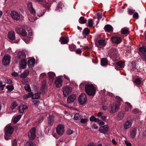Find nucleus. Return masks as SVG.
<instances>
[{
  "label": "nucleus",
  "instance_id": "1",
  "mask_svg": "<svg viewBox=\"0 0 146 146\" xmlns=\"http://www.w3.org/2000/svg\"><path fill=\"white\" fill-rule=\"evenodd\" d=\"M85 90L89 96H94L95 94V88L92 84H88L86 85Z\"/></svg>",
  "mask_w": 146,
  "mask_h": 146
},
{
  "label": "nucleus",
  "instance_id": "2",
  "mask_svg": "<svg viewBox=\"0 0 146 146\" xmlns=\"http://www.w3.org/2000/svg\"><path fill=\"white\" fill-rule=\"evenodd\" d=\"M56 131L58 135H62L65 131L64 125L61 124H58L56 128Z\"/></svg>",
  "mask_w": 146,
  "mask_h": 146
},
{
  "label": "nucleus",
  "instance_id": "3",
  "mask_svg": "<svg viewBox=\"0 0 146 146\" xmlns=\"http://www.w3.org/2000/svg\"><path fill=\"white\" fill-rule=\"evenodd\" d=\"M11 58L10 56L8 54L4 55L3 58V64L4 66L9 65L10 62Z\"/></svg>",
  "mask_w": 146,
  "mask_h": 146
},
{
  "label": "nucleus",
  "instance_id": "4",
  "mask_svg": "<svg viewBox=\"0 0 146 146\" xmlns=\"http://www.w3.org/2000/svg\"><path fill=\"white\" fill-rule=\"evenodd\" d=\"M36 128L35 127L32 128L30 131L29 132L28 135L29 139L33 140H34L36 137L35 131Z\"/></svg>",
  "mask_w": 146,
  "mask_h": 146
},
{
  "label": "nucleus",
  "instance_id": "5",
  "mask_svg": "<svg viewBox=\"0 0 146 146\" xmlns=\"http://www.w3.org/2000/svg\"><path fill=\"white\" fill-rule=\"evenodd\" d=\"M78 101L81 105L86 103L87 101V98L86 95L84 94H82L78 98Z\"/></svg>",
  "mask_w": 146,
  "mask_h": 146
},
{
  "label": "nucleus",
  "instance_id": "6",
  "mask_svg": "<svg viewBox=\"0 0 146 146\" xmlns=\"http://www.w3.org/2000/svg\"><path fill=\"white\" fill-rule=\"evenodd\" d=\"M72 88L68 86H66L62 88L63 94L64 97H66L72 91Z\"/></svg>",
  "mask_w": 146,
  "mask_h": 146
},
{
  "label": "nucleus",
  "instance_id": "7",
  "mask_svg": "<svg viewBox=\"0 0 146 146\" xmlns=\"http://www.w3.org/2000/svg\"><path fill=\"white\" fill-rule=\"evenodd\" d=\"M16 31L18 34L23 36H26L27 35V33L24 29L23 28L17 27L15 29Z\"/></svg>",
  "mask_w": 146,
  "mask_h": 146
},
{
  "label": "nucleus",
  "instance_id": "8",
  "mask_svg": "<svg viewBox=\"0 0 146 146\" xmlns=\"http://www.w3.org/2000/svg\"><path fill=\"white\" fill-rule=\"evenodd\" d=\"M140 51L142 54L141 59L146 61V46H143L139 48Z\"/></svg>",
  "mask_w": 146,
  "mask_h": 146
},
{
  "label": "nucleus",
  "instance_id": "9",
  "mask_svg": "<svg viewBox=\"0 0 146 146\" xmlns=\"http://www.w3.org/2000/svg\"><path fill=\"white\" fill-rule=\"evenodd\" d=\"M10 15L12 18L15 20L18 21L20 19V15L17 12L14 11H12Z\"/></svg>",
  "mask_w": 146,
  "mask_h": 146
},
{
  "label": "nucleus",
  "instance_id": "10",
  "mask_svg": "<svg viewBox=\"0 0 146 146\" xmlns=\"http://www.w3.org/2000/svg\"><path fill=\"white\" fill-rule=\"evenodd\" d=\"M76 95L74 94L70 95L68 96L67 98V102L68 104L72 103L73 102L76 100Z\"/></svg>",
  "mask_w": 146,
  "mask_h": 146
},
{
  "label": "nucleus",
  "instance_id": "11",
  "mask_svg": "<svg viewBox=\"0 0 146 146\" xmlns=\"http://www.w3.org/2000/svg\"><path fill=\"white\" fill-rule=\"evenodd\" d=\"M108 125H106L100 127L99 131L101 133L105 134L108 132Z\"/></svg>",
  "mask_w": 146,
  "mask_h": 146
},
{
  "label": "nucleus",
  "instance_id": "12",
  "mask_svg": "<svg viewBox=\"0 0 146 146\" xmlns=\"http://www.w3.org/2000/svg\"><path fill=\"white\" fill-rule=\"evenodd\" d=\"M119 107V106L117 104H111L110 107V112L112 113L115 112L118 110Z\"/></svg>",
  "mask_w": 146,
  "mask_h": 146
},
{
  "label": "nucleus",
  "instance_id": "13",
  "mask_svg": "<svg viewBox=\"0 0 146 146\" xmlns=\"http://www.w3.org/2000/svg\"><path fill=\"white\" fill-rule=\"evenodd\" d=\"M5 133L11 134V135L14 130V128L11 126H7L5 129Z\"/></svg>",
  "mask_w": 146,
  "mask_h": 146
},
{
  "label": "nucleus",
  "instance_id": "14",
  "mask_svg": "<svg viewBox=\"0 0 146 146\" xmlns=\"http://www.w3.org/2000/svg\"><path fill=\"white\" fill-rule=\"evenodd\" d=\"M111 40L113 43L115 44H119L121 42L120 38L116 36L112 37Z\"/></svg>",
  "mask_w": 146,
  "mask_h": 146
},
{
  "label": "nucleus",
  "instance_id": "15",
  "mask_svg": "<svg viewBox=\"0 0 146 146\" xmlns=\"http://www.w3.org/2000/svg\"><path fill=\"white\" fill-rule=\"evenodd\" d=\"M132 120L130 119L127 120L126 121L124 125V128L125 129H127L129 128H130L132 125Z\"/></svg>",
  "mask_w": 146,
  "mask_h": 146
},
{
  "label": "nucleus",
  "instance_id": "16",
  "mask_svg": "<svg viewBox=\"0 0 146 146\" xmlns=\"http://www.w3.org/2000/svg\"><path fill=\"white\" fill-rule=\"evenodd\" d=\"M15 33L14 31L9 32L8 34V37L11 40H14L15 39Z\"/></svg>",
  "mask_w": 146,
  "mask_h": 146
},
{
  "label": "nucleus",
  "instance_id": "17",
  "mask_svg": "<svg viewBox=\"0 0 146 146\" xmlns=\"http://www.w3.org/2000/svg\"><path fill=\"white\" fill-rule=\"evenodd\" d=\"M54 121V117L52 115L50 116L48 118V123L49 126H52L53 125Z\"/></svg>",
  "mask_w": 146,
  "mask_h": 146
},
{
  "label": "nucleus",
  "instance_id": "18",
  "mask_svg": "<svg viewBox=\"0 0 146 146\" xmlns=\"http://www.w3.org/2000/svg\"><path fill=\"white\" fill-rule=\"evenodd\" d=\"M35 63V60L34 58H31L28 60L27 64L29 68H32L34 66Z\"/></svg>",
  "mask_w": 146,
  "mask_h": 146
},
{
  "label": "nucleus",
  "instance_id": "19",
  "mask_svg": "<svg viewBox=\"0 0 146 146\" xmlns=\"http://www.w3.org/2000/svg\"><path fill=\"white\" fill-rule=\"evenodd\" d=\"M28 106L26 105H21L19 106L18 110L20 113H23L25 110L27 109Z\"/></svg>",
  "mask_w": 146,
  "mask_h": 146
},
{
  "label": "nucleus",
  "instance_id": "20",
  "mask_svg": "<svg viewBox=\"0 0 146 146\" xmlns=\"http://www.w3.org/2000/svg\"><path fill=\"white\" fill-rule=\"evenodd\" d=\"M62 80L61 78H57L56 79L55 84L56 87L59 88L62 85Z\"/></svg>",
  "mask_w": 146,
  "mask_h": 146
},
{
  "label": "nucleus",
  "instance_id": "21",
  "mask_svg": "<svg viewBox=\"0 0 146 146\" xmlns=\"http://www.w3.org/2000/svg\"><path fill=\"white\" fill-rule=\"evenodd\" d=\"M20 65L22 69H25L27 65V60L25 58L21 60Z\"/></svg>",
  "mask_w": 146,
  "mask_h": 146
},
{
  "label": "nucleus",
  "instance_id": "22",
  "mask_svg": "<svg viewBox=\"0 0 146 146\" xmlns=\"http://www.w3.org/2000/svg\"><path fill=\"white\" fill-rule=\"evenodd\" d=\"M28 5L29 10L31 13L34 15H35V11L33 8L32 3L29 2L28 3Z\"/></svg>",
  "mask_w": 146,
  "mask_h": 146
},
{
  "label": "nucleus",
  "instance_id": "23",
  "mask_svg": "<svg viewBox=\"0 0 146 146\" xmlns=\"http://www.w3.org/2000/svg\"><path fill=\"white\" fill-rule=\"evenodd\" d=\"M136 131L137 129L136 128H133L131 131L130 135L131 138H135L136 134Z\"/></svg>",
  "mask_w": 146,
  "mask_h": 146
},
{
  "label": "nucleus",
  "instance_id": "24",
  "mask_svg": "<svg viewBox=\"0 0 146 146\" xmlns=\"http://www.w3.org/2000/svg\"><path fill=\"white\" fill-rule=\"evenodd\" d=\"M29 71L28 70H26L20 75V77L23 78L26 77L29 74Z\"/></svg>",
  "mask_w": 146,
  "mask_h": 146
},
{
  "label": "nucleus",
  "instance_id": "25",
  "mask_svg": "<svg viewBox=\"0 0 146 146\" xmlns=\"http://www.w3.org/2000/svg\"><path fill=\"white\" fill-rule=\"evenodd\" d=\"M48 74L49 76V79L52 81L54 79V77L55 76L54 73L53 72H49Z\"/></svg>",
  "mask_w": 146,
  "mask_h": 146
},
{
  "label": "nucleus",
  "instance_id": "26",
  "mask_svg": "<svg viewBox=\"0 0 146 146\" xmlns=\"http://www.w3.org/2000/svg\"><path fill=\"white\" fill-rule=\"evenodd\" d=\"M105 31L108 32H111L113 31V28L112 26L109 25H106L104 28Z\"/></svg>",
  "mask_w": 146,
  "mask_h": 146
},
{
  "label": "nucleus",
  "instance_id": "27",
  "mask_svg": "<svg viewBox=\"0 0 146 146\" xmlns=\"http://www.w3.org/2000/svg\"><path fill=\"white\" fill-rule=\"evenodd\" d=\"M124 112L123 111H121L118 113L117 119L119 120L122 119L124 117Z\"/></svg>",
  "mask_w": 146,
  "mask_h": 146
},
{
  "label": "nucleus",
  "instance_id": "28",
  "mask_svg": "<svg viewBox=\"0 0 146 146\" xmlns=\"http://www.w3.org/2000/svg\"><path fill=\"white\" fill-rule=\"evenodd\" d=\"M121 33L122 34L125 35L128 34L129 33V31L128 28H123L121 30Z\"/></svg>",
  "mask_w": 146,
  "mask_h": 146
},
{
  "label": "nucleus",
  "instance_id": "29",
  "mask_svg": "<svg viewBox=\"0 0 146 146\" xmlns=\"http://www.w3.org/2000/svg\"><path fill=\"white\" fill-rule=\"evenodd\" d=\"M40 97V93L39 92H37L35 94H33L32 97V98L33 99H38Z\"/></svg>",
  "mask_w": 146,
  "mask_h": 146
},
{
  "label": "nucleus",
  "instance_id": "30",
  "mask_svg": "<svg viewBox=\"0 0 146 146\" xmlns=\"http://www.w3.org/2000/svg\"><path fill=\"white\" fill-rule=\"evenodd\" d=\"M17 55L20 59L24 58L26 56L25 53L23 52H19Z\"/></svg>",
  "mask_w": 146,
  "mask_h": 146
},
{
  "label": "nucleus",
  "instance_id": "31",
  "mask_svg": "<svg viewBox=\"0 0 146 146\" xmlns=\"http://www.w3.org/2000/svg\"><path fill=\"white\" fill-rule=\"evenodd\" d=\"M99 45L102 46H105L106 44V42L104 40H100L98 41Z\"/></svg>",
  "mask_w": 146,
  "mask_h": 146
},
{
  "label": "nucleus",
  "instance_id": "32",
  "mask_svg": "<svg viewBox=\"0 0 146 146\" xmlns=\"http://www.w3.org/2000/svg\"><path fill=\"white\" fill-rule=\"evenodd\" d=\"M101 64L102 66H105L107 65L108 61L106 58H102L101 60Z\"/></svg>",
  "mask_w": 146,
  "mask_h": 146
},
{
  "label": "nucleus",
  "instance_id": "33",
  "mask_svg": "<svg viewBox=\"0 0 146 146\" xmlns=\"http://www.w3.org/2000/svg\"><path fill=\"white\" fill-rule=\"evenodd\" d=\"M21 117V115H17L14 118L13 120V123L14 124L16 123L19 120Z\"/></svg>",
  "mask_w": 146,
  "mask_h": 146
},
{
  "label": "nucleus",
  "instance_id": "34",
  "mask_svg": "<svg viewBox=\"0 0 146 146\" xmlns=\"http://www.w3.org/2000/svg\"><path fill=\"white\" fill-rule=\"evenodd\" d=\"M61 44H66L68 42V40L66 39L64 37H62L60 39Z\"/></svg>",
  "mask_w": 146,
  "mask_h": 146
},
{
  "label": "nucleus",
  "instance_id": "35",
  "mask_svg": "<svg viewBox=\"0 0 146 146\" xmlns=\"http://www.w3.org/2000/svg\"><path fill=\"white\" fill-rule=\"evenodd\" d=\"M124 63L122 61H120L116 62L115 64L119 66L121 68H123L124 66Z\"/></svg>",
  "mask_w": 146,
  "mask_h": 146
},
{
  "label": "nucleus",
  "instance_id": "36",
  "mask_svg": "<svg viewBox=\"0 0 146 146\" xmlns=\"http://www.w3.org/2000/svg\"><path fill=\"white\" fill-rule=\"evenodd\" d=\"M90 32V31L89 29L88 28H86L84 30L82 33L84 36H86L89 34Z\"/></svg>",
  "mask_w": 146,
  "mask_h": 146
},
{
  "label": "nucleus",
  "instance_id": "37",
  "mask_svg": "<svg viewBox=\"0 0 146 146\" xmlns=\"http://www.w3.org/2000/svg\"><path fill=\"white\" fill-rule=\"evenodd\" d=\"M32 92L29 93L27 94H26L24 95L23 96V98L24 99L26 100L31 97H32Z\"/></svg>",
  "mask_w": 146,
  "mask_h": 146
},
{
  "label": "nucleus",
  "instance_id": "38",
  "mask_svg": "<svg viewBox=\"0 0 146 146\" xmlns=\"http://www.w3.org/2000/svg\"><path fill=\"white\" fill-rule=\"evenodd\" d=\"M81 116L79 114L76 113L75 114L74 118L75 120H79L81 118Z\"/></svg>",
  "mask_w": 146,
  "mask_h": 146
},
{
  "label": "nucleus",
  "instance_id": "39",
  "mask_svg": "<svg viewBox=\"0 0 146 146\" xmlns=\"http://www.w3.org/2000/svg\"><path fill=\"white\" fill-rule=\"evenodd\" d=\"M18 105V104L16 102H14L12 103L11 108L12 109H13L15 108V107Z\"/></svg>",
  "mask_w": 146,
  "mask_h": 146
},
{
  "label": "nucleus",
  "instance_id": "40",
  "mask_svg": "<svg viewBox=\"0 0 146 146\" xmlns=\"http://www.w3.org/2000/svg\"><path fill=\"white\" fill-rule=\"evenodd\" d=\"M80 20L81 21V23L83 24L85 23L86 22V20L83 17H81L80 18Z\"/></svg>",
  "mask_w": 146,
  "mask_h": 146
},
{
  "label": "nucleus",
  "instance_id": "41",
  "mask_svg": "<svg viewBox=\"0 0 146 146\" xmlns=\"http://www.w3.org/2000/svg\"><path fill=\"white\" fill-rule=\"evenodd\" d=\"M6 88L9 91H11L14 89V86H12L7 85L6 86Z\"/></svg>",
  "mask_w": 146,
  "mask_h": 146
},
{
  "label": "nucleus",
  "instance_id": "42",
  "mask_svg": "<svg viewBox=\"0 0 146 146\" xmlns=\"http://www.w3.org/2000/svg\"><path fill=\"white\" fill-rule=\"evenodd\" d=\"M134 83L137 85H139L141 83V80L139 78H137L134 81Z\"/></svg>",
  "mask_w": 146,
  "mask_h": 146
},
{
  "label": "nucleus",
  "instance_id": "43",
  "mask_svg": "<svg viewBox=\"0 0 146 146\" xmlns=\"http://www.w3.org/2000/svg\"><path fill=\"white\" fill-rule=\"evenodd\" d=\"M24 88L28 92H30L31 91V89L30 88V86L29 85L25 86Z\"/></svg>",
  "mask_w": 146,
  "mask_h": 146
},
{
  "label": "nucleus",
  "instance_id": "44",
  "mask_svg": "<svg viewBox=\"0 0 146 146\" xmlns=\"http://www.w3.org/2000/svg\"><path fill=\"white\" fill-rule=\"evenodd\" d=\"M11 135V134L5 133V138L6 140H8L9 139V137H10Z\"/></svg>",
  "mask_w": 146,
  "mask_h": 146
},
{
  "label": "nucleus",
  "instance_id": "45",
  "mask_svg": "<svg viewBox=\"0 0 146 146\" xmlns=\"http://www.w3.org/2000/svg\"><path fill=\"white\" fill-rule=\"evenodd\" d=\"M132 112L134 114L137 113L139 114L141 113V111L137 109H135Z\"/></svg>",
  "mask_w": 146,
  "mask_h": 146
},
{
  "label": "nucleus",
  "instance_id": "46",
  "mask_svg": "<svg viewBox=\"0 0 146 146\" xmlns=\"http://www.w3.org/2000/svg\"><path fill=\"white\" fill-rule=\"evenodd\" d=\"M25 146H34L33 143L31 141L27 142L25 144Z\"/></svg>",
  "mask_w": 146,
  "mask_h": 146
},
{
  "label": "nucleus",
  "instance_id": "47",
  "mask_svg": "<svg viewBox=\"0 0 146 146\" xmlns=\"http://www.w3.org/2000/svg\"><path fill=\"white\" fill-rule=\"evenodd\" d=\"M88 121V119H82L80 120V122L83 123L85 124L87 123Z\"/></svg>",
  "mask_w": 146,
  "mask_h": 146
},
{
  "label": "nucleus",
  "instance_id": "48",
  "mask_svg": "<svg viewBox=\"0 0 146 146\" xmlns=\"http://www.w3.org/2000/svg\"><path fill=\"white\" fill-rule=\"evenodd\" d=\"M97 18L98 20L102 18V13H98L97 14Z\"/></svg>",
  "mask_w": 146,
  "mask_h": 146
},
{
  "label": "nucleus",
  "instance_id": "49",
  "mask_svg": "<svg viewBox=\"0 0 146 146\" xmlns=\"http://www.w3.org/2000/svg\"><path fill=\"white\" fill-rule=\"evenodd\" d=\"M88 25L89 27H91L93 26V21L92 20H91L88 22Z\"/></svg>",
  "mask_w": 146,
  "mask_h": 146
},
{
  "label": "nucleus",
  "instance_id": "50",
  "mask_svg": "<svg viewBox=\"0 0 146 146\" xmlns=\"http://www.w3.org/2000/svg\"><path fill=\"white\" fill-rule=\"evenodd\" d=\"M73 132V131L70 129H68L67 131V133L69 135L72 134Z\"/></svg>",
  "mask_w": 146,
  "mask_h": 146
},
{
  "label": "nucleus",
  "instance_id": "51",
  "mask_svg": "<svg viewBox=\"0 0 146 146\" xmlns=\"http://www.w3.org/2000/svg\"><path fill=\"white\" fill-rule=\"evenodd\" d=\"M133 17L136 19H137L139 17L138 13L137 12L135 13L133 16Z\"/></svg>",
  "mask_w": 146,
  "mask_h": 146
},
{
  "label": "nucleus",
  "instance_id": "52",
  "mask_svg": "<svg viewBox=\"0 0 146 146\" xmlns=\"http://www.w3.org/2000/svg\"><path fill=\"white\" fill-rule=\"evenodd\" d=\"M116 51V50L115 48H111L109 50V52H111V54H113V53Z\"/></svg>",
  "mask_w": 146,
  "mask_h": 146
},
{
  "label": "nucleus",
  "instance_id": "53",
  "mask_svg": "<svg viewBox=\"0 0 146 146\" xmlns=\"http://www.w3.org/2000/svg\"><path fill=\"white\" fill-rule=\"evenodd\" d=\"M131 66L132 67V68L134 69L135 67V65L136 64L135 62L134 61L132 62L131 63Z\"/></svg>",
  "mask_w": 146,
  "mask_h": 146
},
{
  "label": "nucleus",
  "instance_id": "54",
  "mask_svg": "<svg viewBox=\"0 0 146 146\" xmlns=\"http://www.w3.org/2000/svg\"><path fill=\"white\" fill-rule=\"evenodd\" d=\"M46 82L45 80H43L42 82V86L47 87L46 85Z\"/></svg>",
  "mask_w": 146,
  "mask_h": 146
},
{
  "label": "nucleus",
  "instance_id": "55",
  "mask_svg": "<svg viewBox=\"0 0 146 146\" xmlns=\"http://www.w3.org/2000/svg\"><path fill=\"white\" fill-rule=\"evenodd\" d=\"M128 10L129 14L130 15H131L132 13H133L135 11L134 10H133L132 9H129Z\"/></svg>",
  "mask_w": 146,
  "mask_h": 146
},
{
  "label": "nucleus",
  "instance_id": "56",
  "mask_svg": "<svg viewBox=\"0 0 146 146\" xmlns=\"http://www.w3.org/2000/svg\"><path fill=\"white\" fill-rule=\"evenodd\" d=\"M95 118H96V117L94 116V115H92L90 118V121H94Z\"/></svg>",
  "mask_w": 146,
  "mask_h": 146
},
{
  "label": "nucleus",
  "instance_id": "57",
  "mask_svg": "<svg viewBox=\"0 0 146 146\" xmlns=\"http://www.w3.org/2000/svg\"><path fill=\"white\" fill-rule=\"evenodd\" d=\"M12 75L15 77H17L19 76L18 74L16 72H14L12 73Z\"/></svg>",
  "mask_w": 146,
  "mask_h": 146
},
{
  "label": "nucleus",
  "instance_id": "58",
  "mask_svg": "<svg viewBox=\"0 0 146 146\" xmlns=\"http://www.w3.org/2000/svg\"><path fill=\"white\" fill-rule=\"evenodd\" d=\"M82 50L80 49H77L76 51V52L78 54H80L82 53Z\"/></svg>",
  "mask_w": 146,
  "mask_h": 146
},
{
  "label": "nucleus",
  "instance_id": "59",
  "mask_svg": "<svg viewBox=\"0 0 146 146\" xmlns=\"http://www.w3.org/2000/svg\"><path fill=\"white\" fill-rule=\"evenodd\" d=\"M125 143L126 144V146H131V144L129 143L127 141H125Z\"/></svg>",
  "mask_w": 146,
  "mask_h": 146
},
{
  "label": "nucleus",
  "instance_id": "60",
  "mask_svg": "<svg viewBox=\"0 0 146 146\" xmlns=\"http://www.w3.org/2000/svg\"><path fill=\"white\" fill-rule=\"evenodd\" d=\"M33 102L34 104L37 105H38V104H39L40 102L39 101L33 100Z\"/></svg>",
  "mask_w": 146,
  "mask_h": 146
},
{
  "label": "nucleus",
  "instance_id": "61",
  "mask_svg": "<svg viewBox=\"0 0 146 146\" xmlns=\"http://www.w3.org/2000/svg\"><path fill=\"white\" fill-rule=\"evenodd\" d=\"M20 59V58H19L18 56H16L15 57V60L16 63H17L18 62V61Z\"/></svg>",
  "mask_w": 146,
  "mask_h": 146
},
{
  "label": "nucleus",
  "instance_id": "62",
  "mask_svg": "<svg viewBox=\"0 0 146 146\" xmlns=\"http://www.w3.org/2000/svg\"><path fill=\"white\" fill-rule=\"evenodd\" d=\"M47 87H45L44 86H43L41 85V87L40 88V90L42 92H43L44 90Z\"/></svg>",
  "mask_w": 146,
  "mask_h": 146
},
{
  "label": "nucleus",
  "instance_id": "63",
  "mask_svg": "<svg viewBox=\"0 0 146 146\" xmlns=\"http://www.w3.org/2000/svg\"><path fill=\"white\" fill-rule=\"evenodd\" d=\"M92 128H94L95 129H97L98 128L97 125L95 124H94L92 126Z\"/></svg>",
  "mask_w": 146,
  "mask_h": 146
},
{
  "label": "nucleus",
  "instance_id": "64",
  "mask_svg": "<svg viewBox=\"0 0 146 146\" xmlns=\"http://www.w3.org/2000/svg\"><path fill=\"white\" fill-rule=\"evenodd\" d=\"M13 146H16L17 145V141L16 139H15L13 141Z\"/></svg>",
  "mask_w": 146,
  "mask_h": 146
}]
</instances>
